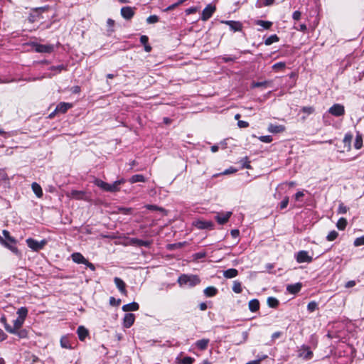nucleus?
Masks as SVG:
<instances>
[{"instance_id":"nucleus-4","label":"nucleus","mask_w":364,"mask_h":364,"mask_svg":"<svg viewBox=\"0 0 364 364\" xmlns=\"http://www.w3.org/2000/svg\"><path fill=\"white\" fill-rule=\"evenodd\" d=\"M298 357L309 360L313 358V352L310 348L306 345H302L298 350Z\"/></svg>"},{"instance_id":"nucleus-11","label":"nucleus","mask_w":364,"mask_h":364,"mask_svg":"<svg viewBox=\"0 0 364 364\" xmlns=\"http://www.w3.org/2000/svg\"><path fill=\"white\" fill-rule=\"evenodd\" d=\"M232 214L230 211L218 213L215 218L220 225H223L228 221Z\"/></svg>"},{"instance_id":"nucleus-39","label":"nucleus","mask_w":364,"mask_h":364,"mask_svg":"<svg viewBox=\"0 0 364 364\" xmlns=\"http://www.w3.org/2000/svg\"><path fill=\"white\" fill-rule=\"evenodd\" d=\"M346 225H347V220L344 218H341L338 220L337 224H336L337 228L341 230H343L346 228Z\"/></svg>"},{"instance_id":"nucleus-28","label":"nucleus","mask_w":364,"mask_h":364,"mask_svg":"<svg viewBox=\"0 0 364 364\" xmlns=\"http://www.w3.org/2000/svg\"><path fill=\"white\" fill-rule=\"evenodd\" d=\"M15 333H11L17 336L19 338H26L28 336V332L26 328H18L14 331Z\"/></svg>"},{"instance_id":"nucleus-56","label":"nucleus","mask_w":364,"mask_h":364,"mask_svg":"<svg viewBox=\"0 0 364 364\" xmlns=\"http://www.w3.org/2000/svg\"><path fill=\"white\" fill-rule=\"evenodd\" d=\"M285 67V63L282 62L277 63L273 65L272 68L274 70L282 69Z\"/></svg>"},{"instance_id":"nucleus-50","label":"nucleus","mask_w":364,"mask_h":364,"mask_svg":"<svg viewBox=\"0 0 364 364\" xmlns=\"http://www.w3.org/2000/svg\"><path fill=\"white\" fill-rule=\"evenodd\" d=\"M348 208L343 205V203H340L338 208V213L339 214H345L347 213Z\"/></svg>"},{"instance_id":"nucleus-12","label":"nucleus","mask_w":364,"mask_h":364,"mask_svg":"<svg viewBox=\"0 0 364 364\" xmlns=\"http://www.w3.org/2000/svg\"><path fill=\"white\" fill-rule=\"evenodd\" d=\"M0 244L2 245L4 247L9 250L13 254H14L17 257H21V252L18 249V247H14V246L10 245V244H9L7 242V241L6 240H4V237H2L1 235H0Z\"/></svg>"},{"instance_id":"nucleus-45","label":"nucleus","mask_w":364,"mask_h":364,"mask_svg":"<svg viewBox=\"0 0 364 364\" xmlns=\"http://www.w3.org/2000/svg\"><path fill=\"white\" fill-rule=\"evenodd\" d=\"M338 235V232L336 230H333L328 234L326 239L328 241H333L337 238Z\"/></svg>"},{"instance_id":"nucleus-41","label":"nucleus","mask_w":364,"mask_h":364,"mask_svg":"<svg viewBox=\"0 0 364 364\" xmlns=\"http://www.w3.org/2000/svg\"><path fill=\"white\" fill-rule=\"evenodd\" d=\"M267 304L269 307L276 308L279 305V301L274 297H269Z\"/></svg>"},{"instance_id":"nucleus-59","label":"nucleus","mask_w":364,"mask_h":364,"mask_svg":"<svg viewBox=\"0 0 364 364\" xmlns=\"http://www.w3.org/2000/svg\"><path fill=\"white\" fill-rule=\"evenodd\" d=\"M237 125L240 128H246L249 126V124L247 122L239 120L237 122Z\"/></svg>"},{"instance_id":"nucleus-46","label":"nucleus","mask_w":364,"mask_h":364,"mask_svg":"<svg viewBox=\"0 0 364 364\" xmlns=\"http://www.w3.org/2000/svg\"><path fill=\"white\" fill-rule=\"evenodd\" d=\"M318 308V304L316 301H311L307 305V309L310 312L314 311Z\"/></svg>"},{"instance_id":"nucleus-32","label":"nucleus","mask_w":364,"mask_h":364,"mask_svg":"<svg viewBox=\"0 0 364 364\" xmlns=\"http://www.w3.org/2000/svg\"><path fill=\"white\" fill-rule=\"evenodd\" d=\"M176 361L178 364H193L194 358L190 356H186L183 358H177Z\"/></svg>"},{"instance_id":"nucleus-35","label":"nucleus","mask_w":364,"mask_h":364,"mask_svg":"<svg viewBox=\"0 0 364 364\" xmlns=\"http://www.w3.org/2000/svg\"><path fill=\"white\" fill-rule=\"evenodd\" d=\"M129 181L132 183H137V182H144L145 181V178L141 174H136V175H134V176H132L131 177Z\"/></svg>"},{"instance_id":"nucleus-5","label":"nucleus","mask_w":364,"mask_h":364,"mask_svg":"<svg viewBox=\"0 0 364 364\" xmlns=\"http://www.w3.org/2000/svg\"><path fill=\"white\" fill-rule=\"evenodd\" d=\"M33 48L37 53H50L54 50L53 45H43L37 43H33Z\"/></svg>"},{"instance_id":"nucleus-24","label":"nucleus","mask_w":364,"mask_h":364,"mask_svg":"<svg viewBox=\"0 0 364 364\" xmlns=\"http://www.w3.org/2000/svg\"><path fill=\"white\" fill-rule=\"evenodd\" d=\"M301 289V283H296L294 284L288 285L287 287V291L293 294L298 293Z\"/></svg>"},{"instance_id":"nucleus-20","label":"nucleus","mask_w":364,"mask_h":364,"mask_svg":"<svg viewBox=\"0 0 364 364\" xmlns=\"http://www.w3.org/2000/svg\"><path fill=\"white\" fill-rule=\"evenodd\" d=\"M77 333L80 341H83L88 336L89 331L85 327L80 326L77 329Z\"/></svg>"},{"instance_id":"nucleus-57","label":"nucleus","mask_w":364,"mask_h":364,"mask_svg":"<svg viewBox=\"0 0 364 364\" xmlns=\"http://www.w3.org/2000/svg\"><path fill=\"white\" fill-rule=\"evenodd\" d=\"M352 139H353V135L351 134H346L344 136L343 142L346 144V143L350 144Z\"/></svg>"},{"instance_id":"nucleus-3","label":"nucleus","mask_w":364,"mask_h":364,"mask_svg":"<svg viewBox=\"0 0 364 364\" xmlns=\"http://www.w3.org/2000/svg\"><path fill=\"white\" fill-rule=\"evenodd\" d=\"M26 242L28 247L35 252H38L39 250L43 249L47 244V241L46 240H43L38 242L31 237L26 239Z\"/></svg>"},{"instance_id":"nucleus-43","label":"nucleus","mask_w":364,"mask_h":364,"mask_svg":"<svg viewBox=\"0 0 364 364\" xmlns=\"http://www.w3.org/2000/svg\"><path fill=\"white\" fill-rule=\"evenodd\" d=\"M50 70L52 71H55L58 73H61L63 70H67V67L63 64L58 65L56 66H51Z\"/></svg>"},{"instance_id":"nucleus-42","label":"nucleus","mask_w":364,"mask_h":364,"mask_svg":"<svg viewBox=\"0 0 364 364\" xmlns=\"http://www.w3.org/2000/svg\"><path fill=\"white\" fill-rule=\"evenodd\" d=\"M84 194L85 193L83 191L77 190H73L70 192V196L76 199H81L83 197Z\"/></svg>"},{"instance_id":"nucleus-44","label":"nucleus","mask_w":364,"mask_h":364,"mask_svg":"<svg viewBox=\"0 0 364 364\" xmlns=\"http://www.w3.org/2000/svg\"><path fill=\"white\" fill-rule=\"evenodd\" d=\"M274 0H259L258 4V7L262 6H269L274 4Z\"/></svg>"},{"instance_id":"nucleus-33","label":"nucleus","mask_w":364,"mask_h":364,"mask_svg":"<svg viewBox=\"0 0 364 364\" xmlns=\"http://www.w3.org/2000/svg\"><path fill=\"white\" fill-rule=\"evenodd\" d=\"M28 309L25 306H22L17 311L18 318L25 320L28 315Z\"/></svg>"},{"instance_id":"nucleus-13","label":"nucleus","mask_w":364,"mask_h":364,"mask_svg":"<svg viewBox=\"0 0 364 364\" xmlns=\"http://www.w3.org/2000/svg\"><path fill=\"white\" fill-rule=\"evenodd\" d=\"M114 282L117 288L120 291V293L124 296H127L128 292L126 289L125 282L119 277H114Z\"/></svg>"},{"instance_id":"nucleus-2","label":"nucleus","mask_w":364,"mask_h":364,"mask_svg":"<svg viewBox=\"0 0 364 364\" xmlns=\"http://www.w3.org/2000/svg\"><path fill=\"white\" fill-rule=\"evenodd\" d=\"M178 282L180 286L193 287L200 282V279L196 275L183 274L179 277Z\"/></svg>"},{"instance_id":"nucleus-64","label":"nucleus","mask_w":364,"mask_h":364,"mask_svg":"<svg viewBox=\"0 0 364 364\" xmlns=\"http://www.w3.org/2000/svg\"><path fill=\"white\" fill-rule=\"evenodd\" d=\"M196 11H197V8L196 7H191V8L187 9L186 10V14H193V13H196Z\"/></svg>"},{"instance_id":"nucleus-8","label":"nucleus","mask_w":364,"mask_h":364,"mask_svg":"<svg viewBox=\"0 0 364 364\" xmlns=\"http://www.w3.org/2000/svg\"><path fill=\"white\" fill-rule=\"evenodd\" d=\"M25 320L21 319L20 318H16L14 321V325L13 326L9 325L8 323H6L5 325V329L9 333H15L14 331L16 329L21 328L24 323Z\"/></svg>"},{"instance_id":"nucleus-47","label":"nucleus","mask_w":364,"mask_h":364,"mask_svg":"<svg viewBox=\"0 0 364 364\" xmlns=\"http://www.w3.org/2000/svg\"><path fill=\"white\" fill-rule=\"evenodd\" d=\"M353 245L355 247H359V246H361V245H364V235L362 236V237L356 238L354 240Z\"/></svg>"},{"instance_id":"nucleus-38","label":"nucleus","mask_w":364,"mask_h":364,"mask_svg":"<svg viewBox=\"0 0 364 364\" xmlns=\"http://www.w3.org/2000/svg\"><path fill=\"white\" fill-rule=\"evenodd\" d=\"M363 146V138L362 135L359 133L357 134L354 146L356 149H360Z\"/></svg>"},{"instance_id":"nucleus-17","label":"nucleus","mask_w":364,"mask_h":364,"mask_svg":"<svg viewBox=\"0 0 364 364\" xmlns=\"http://www.w3.org/2000/svg\"><path fill=\"white\" fill-rule=\"evenodd\" d=\"M2 234L4 236V239L6 240L7 241V242L9 244H10V245H12L14 247H17L16 244H17L18 241L15 237H14L13 236L11 235L10 232L9 230H4L2 231Z\"/></svg>"},{"instance_id":"nucleus-22","label":"nucleus","mask_w":364,"mask_h":364,"mask_svg":"<svg viewBox=\"0 0 364 364\" xmlns=\"http://www.w3.org/2000/svg\"><path fill=\"white\" fill-rule=\"evenodd\" d=\"M31 188H32V191H33V193H35V195L38 198H42V196L43 195V190H42L41 186L38 183L33 182L31 184Z\"/></svg>"},{"instance_id":"nucleus-1","label":"nucleus","mask_w":364,"mask_h":364,"mask_svg":"<svg viewBox=\"0 0 364 364\" xmlns=\"http://www.w3.org/2000/svg\"><path fill=\"white\" fill-rule=\"evenodd\" d=\"M125 183V180L124 178H122L120 180H117L114 181L112 184H109L108 183H106L103 181L100 178H95L93 181V183L105 191L110 192V193H115L118 192L120 190L119 186L122 184H124Z\"/></svg>"},{"instance_id":"nucleus-9","label":"nucleus","mask_w":364,"mask_h":364,"mask_svg":"<svg viewBox=\"0 0 364 364\" xmlns=\"http://www.w3.org/2000/svg\"><path fill=\"white\" fill-rule=\"evenodd\" d=\"M215 11V6H213V4L207 5L206 7L202 11L200 19L203 21L208 20L211 17Z\"/></svg>"},{"instance_id":"nucleus-10","label":"nucleus","mask_w":364,"mask_h":364,"mask_svg":"<svg viewBox=\"0 0 364 364\" xmlns=\"http://www.w3.org/2000/svg\"><path fill=\"white\" fill-rule=\"evenodd\" d=\"M193 225L200 230H212L214 227V224L211 221L207 220H196L193 223Z\"/></svg>"},{"instance_id":"nucleus-53","label":"nucleus","mask_w":364,"mask_h":364,"mask_svg":"<svg viewBox=\"0 0 364 364\" xmlns=\"http://www.w3.org/2000/svg\"><path fill=\"white\" fill-rule=\"evenodd\" d=\"M119 212L124 215H129L132 213V209L131 208H119Z\"/></svg>"},{"instance_id":"nucleus-58","label":"nucleus","mask_w":364,"mask_h":364,"mask_svg":"<svg viewBox=\"0 0 364 364\" xmlns=\"http://www.w3.org/2000/svg\"><path fill=\"white\" fill-rule=\"evenodd\" d=\"M301 17V12L299 11H296L293 13L292 18L294 21H299Z\"/></svg>"},{"instance_id":"nucleus-27","label":"nucleus","mask_w":364,"mask_h":364,"mask_svg":"<svg viewBox=\"0 0 364 364\" xmlns=\"http://www.w3.org/2000/svg\"><path fill=\"white\" fill-rule=\"evenodd\" d=\"M248 306L252 312H256L259 309V302L257 299H252L249 301Z\"/></svg>"},{"instance_id":"nucleus-34","label":"nucleus","mask_w":364,"mask_h":364,"mask_svg":"<svg viewBox=\"0 0 364 364\" xmlns=\"http://www.w3.org/2000/svg\"><path fill=\"white\" fill-rule=\"evenodd\" d=\"M60 346L62 348H66V349H71L72 348V346L70 343V341H69V339L68 337L66 336H63L61 338H60Z\"/></svg>"},{"instance_id":"nucleus-26","label":"nucleus","mask_w":364,"mask_h":364,"mask_svg":"<svg viewBox=\"0 0 364 364\" xmlns=\"http://www.w3.org/2000/svg\"><path fill=\"white\" fill-rule=\"evenodd\" d=\"M238 274V271L236 269L231 268L223 272L224 277L227 279H232Z\"/></svg>"},{"instance_id":"nucleus-21","label":"nucleus","mask_w":364,"mask_h":364,"mask_svg":"<svg viewBox=\"0 0 364 364\" xmlns=\"http://www.w3.org/2000/svg\"><path fill=\"white\" fill-rule=\"evenodd\" d=\"M121 14L126 20H129L133 16L134 11L130 7H123L121 9Z\"/></svg>"},{"instance_id":"nucleus-16","label":"nucleus","mask_w":364,"mask_h":364,"mask_svg":"<svg viewBox=\"0 0 364 364\" xmlns=\"http://www.w3.org/2000/svg\"><path fill=\"white\" fill-rule=\"evenodd\" d=\"M2 234L4 236V239L6 240L7 241V242L9 244H10V245H12L14 247H17L16 244H17L18 241L15 237H14L13 236L11 235L10 232L9 230H4L2 231Z\"/></svg>"},{"instance_id":"nucleus-62","label":"nucleus","mask_w":364,"mask_h":364,"mask_svg":"<svg viewBox=\"0 0 364 364\" xmlns=\"http://www.w3.org/2000/svg\"><path fill=\"white\" fill-rule=\"evenodd\" d=\"M145 208L148 210H159V208L157 205H145Z\"/></svg>"},{"instance_id":"nucleus-19","label":"nucleus","mask_w":364,"mask_h":364,"mask_svg":"<svg viewBox=\"0 0 364 364\" xmlns=\"http://www.w3.org/2000/svg\"><path fill=\"white\" fill-rule=\"evenodd\" d=\"M71 258L75 263L84 264L87 259L80 252H74L71 255Z\"/></svg>"},{"instance_id":"nucleus-6","label":"nucleus","mask_w":364,"mask_h":364,"mask_svg":"<svg viewBox=\"0 0 364 364\" xmlns=\"http://www.w3.org/2000/svg\"><path fill=\"white\" fill-rule=\"evenodd\" d=\"M296 259L298 263H309L313 261V257L309 255L308 252L301 250L297 252L296 255Z\"/></svg>"},{"instance_id":"nucleus-14","label":"nucleus","mask_w":364,"mask_h":364,"mask_svg":"<svg viewBox=\"0 0 364 364\" xmlns=\"http://www.w3.org/2000/svg\"><path fill=\"white\" fill-rule=\"evenodd\" d=\"M135 321V315L132 313H128L124 315L123 318V326L129 328H130L134 323Z\"/></svg>"},{"instance_id":"nucleus-54","label":"nucleus","mask_w":364,"mask_h":364,"mask_svg":"<svg viewBox=\"0 0 364 364\" xmlns=\"http://www.w3.org/2000/svg\"><path fill=\"white\" fill-rule=\"evenodd\" d=\"M314 111V109L312 107H304L302 108V112L304 113H306L308 114L313 113Z\"/></svg>"},{"instance_id":"nucleus-63","label":"nucleus","mask_w":364,"mask_h":364,"mask_svg":"<svg viewBox=\"0 0 364 364\" xmlns=\"http://www.w3.org/2000/svg\"><path fill=\"white\" fill-rule=\"evenodd\" d=\"M7 338V335L4 332L2 329L0 328V342L6 340Z\"/></svg>"},{"instance_id":"nucleus-48","label":"nucleus","mask_w":364,"mask_h":364,"mask_svg":"<svg viewBox=\"0 0 364 364\" xmlns=\"http://www.w3.org/2000/svg\"><path fill=\"white\" fill-rule=\"evenodd\" d=\"M121 304V299H116L113 296H111L109 298V304L111 306H119V304Z\"/></svg>"},{"instance_id":"nucleus-29","label":"nucleus","mask_w":364,"mask_h":364,"mask_svg":"<svg viewBox=\"0 0 364 364\" xmlns=\"http://www.w3.org/2000/svg\"><path fill=\"white\" fill-rule=\"evenodd\" d=\"M204 294L207 297H213L218 293V289L215 287H208L204 289Z\"/></svg>"},{"instance_id":"nucleus-30","label":"nucleus","mask_w":364,"mask_h":364,"mask_svg":"<svg viewBox=\"0 0 364 364\" xmlns=\"http://www.w3.org/2000/svg\"><path fill=\"white\" fill-rule=\"evenodd\" d=\"M149 38L146 36H141L140 37V42L144 46V50L146 52H150L151 50V47L148 43Z\"/></svg>"},{"instance_id":"nucleus-55","label":"nucleus","mask_w":364,"mask_h":364,"mask_svg":"<svg viewBox=\"0 0 364 364\" xmlns=\"http://www.w3.org/2000/svg\"><path fill=\"white\" fill-rule=\"evenodd\" d=\"M205 256H206V252L203 251V252H199L196 253L194 255V258L196 259H198L204 258Z\"/></svg>"},{"instance_id":"nucleus-61","label":"nucleus","mask_w":364,"mask_h":364,"mask_svg":"<svg viewBox=\"0 0 364 364\" xmlns=\"http://www.w3.org/2000/svg\"><path fill=\"white\" fill-rule=\"evenodd\" d=\"M296 30L304 31L306 30V24H298V26L294 27Z\"/></svg>"},{"instance_id":"nucleus-18","label":"nucleus","mask_w":364,"mask_h":364,"mask_svg":"<svg viewBox=\"0 0 364 364\" xmlns=\"http://www.w3.org/2000/svg\"><path fill=\"white\" fill-rule=\"evenodd\" d=\"M122 309L124 312L135 311L139 309V305L138 303L133 301L122 306Z\"/></svg>"},{"instance_id":"nucleus-52","label":"nucleus","mask_w":364,"mask_h":364,"mask_svg":"<svg viewBox=\"0 0 364 364\" xmlns=\"http://www.w3.org/2000/svg\"><path fill=\"white\" fill-rule=\"evenodd\" d=\"M231 31L235 32L242 29V24H228Z\"/></svg>"},{"instance_id":"nucleus-7","label":"nucleus","mask_w":364,"mask_h":364,"mask_svg":"<svg viewBox=\"0 0 364 364\" xmlns=\"http://www.w3.org/2000/svg\"><path fill=\"white\" fill-rule=\"evenodd\" d=\"M328 112L335 117H341L345 114V108L341 104H335L329 108Z\"/></svg>"},{"instance_id":"nucleus-51","label":"nucleus","mask_w":364,"mask_h":364,"mask_svg":"<svg viewBox=\"0 0 364 364\" xmlns=\"http://www.w3.org/2000/svg\"><path fill=\"white\" fill-rule=\"evenodd\" d=\"M259 139L264 143H270L272 141V137L269 135L261 136Z\"/></svg>"},{"instance_id":"nucleus-25","label":"nucleus","mask_w":364,"mask_h":364,"mask_svg":"<svg viewBox=\"0 0 364 364\" xmlns=\"http://www.w3.org/2000/svg\"><path fill=\"white\" fill-rule=\"evenodd\" d=\"M209 342H210V340L207 339V338H203V339H201V340H198L196 343V346L198 349H200L201 350H205L208 348Z\"/></svg>"},{"instance_id":"nucleus-36","label":"nucleus","mask_w":364,"mask_h":364,"mask_svg":"<svg viewBox=\"0 0 364 364\" xmlns=\"http://www.w3.org/2000/svg\"><path fill=\"white\" fill-rule=\"evenodd\" d=\"M232 291L236 294H240L242 291V284L239 281H234L232 285Z\"/></svg>"},{"instance_id":"nucleus-37","label":"nucleus","mask_w":364,"mask_h":364,"mask_svg":"<svg viewBox=\"0 0 364 364\" xmlns=\"http://www.w3.org/2000/svg\"><path fill=\"white\" fill-rule=\"evenodd\" d=\"M277 41H279V38L276 34H274L267 37L264 41V43L267 46H269Z\"/></svg>"},{"instance_id":"nucleus-23","label":"nucleus","mask_w":364,"mask_h":364,"mask_svg":"<svg viewBox=\"0 0 364 364\" xmlns=\"http://www.w3.org/2000/svg\"><path fill=\"white\" fill-rule=\"evenodd\" d=\"M285 130V127L283 125H276L270 124L268 127V131L271 133H280Z\"/></svg>"},{"instance_id":"nucleus-31","label":"nucleus","mask_w":364,"mask_h":364,"mask_svg":"<svg viewBox=\"0 0 364 364\" xmlns=\"http://www.w3.org/2000/svg\"><path fill=\"white\" fill-rule=\"evenodd\" d=\"M130 244L132 245H135V246H137V247H142V246H147L148 245V242L146 241H144V240H140V239H137V238H132L130 240Z\"/></svg>"},{"instance_id":"nucleus-49","label":"nucleus","mask_w":364,"mask_h":364,"mask_svg":"<svg viewBox=\"0 0 364 364\" xmlns=\"http://www.w3.org/2000/svg\"><path fill=\"white\" fill-rule=\"evenodd\" d=\"M288 203H289V197L288 196H286L283 200L279 203V208L281 210H283L284 208H286L288 205Z\"/></svg>"},{"instance_id":"nucleus-60","label":"nucleus","mask_w":364,"mask_h":364,"mask_svg":"<svg viewBox=\"0 0 364 364\" xmlns=\"http://www.w3.org/2000/svg\"><path fill=\"white\" fill-rule=\"evenodd\" d=\"M183 2V0H180L178 1V2L176 3H174L172 5L165 8L164 10V11H168V10H171V9H173L174 7H176V6H178V4H181Z\"/></svg>"},{"instance_id":"nucleus-40","label":"nucleus","mask_w":364,"mask_h":364,"mask_svg":"<svg viewBox=\"0 0 364 364\" xmlns=\"http://www.w3.org/2000/svg\"><path fill=\"white\" fill-rule=\"evenodd\" d=\"M48 9V7H41V8H36L33 11V14L32 16H37L38 18H33L32 19L31 21H39L41 19L40 17H38L39 16V14L41 11H46V9Z\"/></svg>"},{"instance_id":"nucleus-15","label":"nucleus","mask_w":364,"mask_h":364,"mask_svg":"<svg viewBox=\"0 0 364 364\" xmlns=\"http://www.w3.org/2000/svg\"><path fill=\"white\" fill-rule=\"evenodd\" d=\"M73 107V104L69 102H60L55 109V112L65 114L68 110Z\"/></svg>"}]
</instances>
